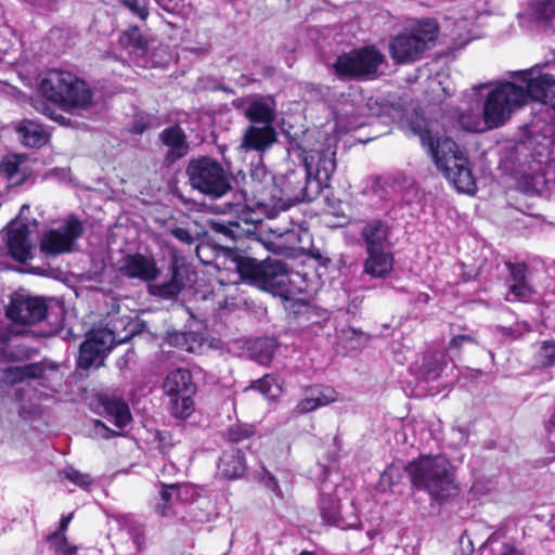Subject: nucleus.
<instances>
[{
  "label": "nucleus",
  "mask_w": 555,
  "mask_h": 555,
  "mask_svg": "<svg viewBox=\"0 0 555 555\" xmlns=\"http://www.w3.org/2000/svg\"><path fill=\"white\" fill-rule=\"evenodd\" d=\"M232 261L244 282L282 299L291 323L304 338L319 335L327 325L331 319L327 309L295 298L296 289L283 261L270 258L259 261L238 250L233 253Z\"/></svg>",
  "instance_id": "1"
},
{
  "label": "nucleus",
  "mask_w": 555,
  "mask_h": 555,
  "mask_svg": "<svg viewBox=\"0 0 555 555\" xmlns=\"http://www.w3.org/2000/svg\"><path fill=\"white\" fill-rule=\"evenodd\" d=\"M336 139L326 138L320 149L301 150L304 167L288 170L281 178V196L272 197L271 217L286 211L297 203L313 202L330 188V181L336 170Z\"/></svg>",
  "instance_id": "2"
},
{
  "label": "nucleus",
  "mask_w": 555,
  "mask_h": 555,
  "mask_svg": "<svg viewBox=\"0 0 555 555\" xmlns=\"http://www.w3.org/2000/svg\"><path fill=\"white\" fill-rule=\"evenodd\" d=\"M397 230V218L392 209L384 214L366 217L359 220V242L365 251L363 273L372 279L385 280L393 271L395 243L392 241Z\"/></svg>",
  "instance_id": "3"
},
{
  "label": "nucleus",
  "mask_w": 555,
  "mask_h": 555,
  "mask_svg": "<svg viewBox=\"0 0 555 555\" xmlns=\"http://www.w3.org/2000/svg\"><path fill=\"white\" fill-rule=\"evenodd\" d=\"M411 131L417 135L422 145L433 156L437 167L454 188L462 193H475L476 179L473 175L472 163L466 151L454 141H440L428 128V122L422 117H415L410 122Z\"/></svg>",
  "instance_id": "4"
},
{
  "label": "nucleus",
  "mask_w": 555,
  "mask_h": 555,
  "mask_svg": "<svg viewBox=\"0 0 555 555\" xmlns=\"http://www.w3.org/2000/svg\"><path fill=\"white\" fill-rule=\"evenodd\" d=\"M411 485L438 503L457 495L459 486L450 461L443 455H420L404 466Z\"/></svg>",
  "instance_id": "5"
},
{
  "label": "nucleus",
  "mask_w": 555,
  "mask_h": 555,
  "mask_svg": "<svg viewBox=\"0 0 555 555\" xmlns=\"http://www.w3.org/2000/svg\"><path fill=\"white\" fill-rule=\"evenodd\" d=\"M39 88L47 100L63 106L86 108L92 102V92L87 83L67 70H48Z\"/></svg>",
  "instance_id": "6"
},
{
  "label": "nucleus",
  "mask_w": 555,
  "mask_h": 555,
  "mask_svg": "<svg viewBox=\"0 0 555 555\" xmlns=\"http://www.w3.org/2000/svg\"><path fill=\"white\" fill-rule=\"evenodd\" d=\"M438 33L439 27L435 20L418 21L392 38L389 44L392 60L401 64L418 60L436 41Z\"/></svg>",
  "instance_id": "7"
},
{
  "label": "nucleus",
  "mask_w": 555,
  "mask_h": 555,
  "mask_svg": "<svg viewBox=\"0 0 555 555\" xmlns=\"http://www.w3.org/2000/svg\"><path fill=\"white\" fill-rule=\"evenodd\" d=\"M185 173L193 190L212 199L220 198L231 191V181L221 164L209 157L190 159Z\"/></svg>",
  "instance_id": "8"
},
{
  "label": "nucleus",
  "mask_w": 555,
  "mask_h": 555,
  "mask_svg": "<svg viewBox=\"0 0 555 555\" xmlns=\"http://www.w3.org/2000/svg\"><path fill=\"white\" fill-rule=\"evenodd\" d=\"M525 103V91L514 82H502L492 89L483 104V122L487 128H499L513 111Z\"/></svg>",
  "instance_id": "9"
},
{
  "label": "nucleus",
  "mask_w": 555,
  "mask_h": 555,
  "mask_svg": "<svg viewBox=\"0 0 555 555\" xmlns=\"http://www.w3.org/2000/svg\"><path fill=\"white\" fill-rule=\"evenodd\" d=\"M196 272L186 262L185 258L179 255L176 248L169 250V266L165 279L157 283L147 284V292L153 297L163 300L176 299L185 286L194 281Z\"/></svg>",
  "instance_id": "10"
},
{
  "label": "nucleus",
  "mask_w": 555,
  "mask_h": 555,
  "mask_svg": "<svg viewBox=\"0 0 555 555\" xmlns=\"http://www.w3.org/2000/svg\"><path fill=\"white\" fill-rule=\"evenodd\" d=\"M163 387L170 399V413L179 418L189 417L194 411L193 396L196 392L191 372L186 369L173 370L166 376Z\"/></svg>",
  "instance_id": "11"
},
{
  "label": "nucleus",
  "mask_w": 555,
  "mask_h": 555,
  "mask_svg": "<svg viewBox=\"0 0 555 555\" xmlns=\"http://www.w3.org/2000/svg\"><path fill=\"white\" fill-rule=\"evenodd\" d=\"M384 61L376 48L364 47L338 55L333 66L339 77L362 79L374 77Z\"/></svg>",
  "instance_id": "12"
},
{
  "label": "nucleus",
  "mask_w": 555,
  "mask_h": 555,
  "mask_svg": "<svg viewBox=\"0 0 555 555\" xmlns=\"http://www.w3.org/2000/svg\"><path fill=\"white\" fill-rule=\"evenodd\" d=\"M82 233V222L76 216H69L60 227L42 235L40 250L47 258L70 253Z\"/></svg>",
  "instance_id": "13"
},
{
  "label": "nucleus",
  "mask_w": 555,
  "mask_h": 555,
  "mask_svg": "<svg viewBox=\"0 0 555 555\" xmlns=\"http://www.w3.org/2000/svg\"><path fill=\"white\" fill-rule=\"evenodd\" d=\"M48 315V306L42 298L17 293L11 296L10 304L5 308V317L14 324H36Z\"/></svg>",
  "instance_id": "14"
},
{
  "label": "nucleus",
  "mask_w": 555,
  "mask_h": 555,
  "mask_svg": "<svg viewBox=\"0 0 555 555\" xmlns=\"http://www.w3.org/2000/svg\"><path fill=\"white\" fill-rule=\"evenodd\" d=\"M507 270L505 282L508 286L506 300L528 302L535 294V288L530 281L531 271L524 261H504Z\"/></svg>",
  "instance_id": "15"
},
{
  "label": "nucleus",
  "mask_w": 555,
  "mask_h": 555,
  "mask_svg": "<svg viewBox=\"0 0 555 555\" xmlns=\"http://www.w3.org/2000/svg\"><path fill=\"white\" fill-rule=\"evenodd\" d=\"M90 406L96 414L107 418L120 429L125 428L132 420L128 404L124 399L114 395L96 393L91 399Z\"/></svg>",
  "instance_id": "16"
},
{
  "label": "nucleus",
  "mask_w": 555,
  "mask_h": 555,
  "mask_svg": "<svg viewBox=\"0 0 555 555\" xmlns=\"http://www.w3.org/2000/svg\"><path fill=\"white\" fill-rule=\"evenodd\" d=\"M29 233L28 223L18 220H12L1 233L10 256L22 263L26 262L31 257V244L28 238Z\"/></svg>",
  "instance_id": "17"
},
{
  "label": "nucleus",
  "mask_w": 555,
  "mask_h": 555,
  "mask_svg": "<svg viewBox=\"0 0 555 555\" xmlns=\"http://www.w3.org/2000/svg\"><path fill=\"white\" fill-rule=\"evenodd\" d=\"M145 327L144 322L138 318L117 315L111 318L107 325L99 331L114 347L127 343L133 336L141 334Z\"/></svg>",
  "instance_id": "18"
},
{
  "label": "nucleus",
  "mask_w": 555,
  "mask_h": 555,
  "mask_svg": "<svg viewBox=\"0 0 555 555\" xmlns=\"http://www.w3.org/2000/svg\"><path fill=\"white\" fill-rule=\"evenodd\" d=\"M59 365L47 360L28 363L8 369V377L11 383L18 384L28 379H38L40 385L49 387V384L57 376Z\"/></svg>",
  "instance_id": "19"
},
{
  "label": "nucleus",
  "mask_w": 555,
  "mask_h": 555,
  "mask_svg": "<svg viewBox=\"0 0 555 555\" xmlns=\"http://www.w3.org/2000/svg\"><path fill=\"white\" fill-rule=\"evenodd\" d=\"M521 81L525 83V100L530 98L546 104L550 95L555 90V76L542 72L540 67H532L521 73Z\"/></svg>",
  "instance_id": "20"
},
{
  "label": "nucleus",
  "mask_w": 555,
  "mask_h": 555,
  "mask_svg": "<svg viewBox=\"0 0 555 555\" xmlns=\"http://www.w3.org/2000/svg\"><path fill=\"white\" fill-rule=\"evenodd\" d=\"M112 348L113 346L99 330L90 332L86 340L80 345L77 366L83 370L89 369L93 364L99 366L103 363V359Z\"/></svg>",
  "instance_id": "21"
},
{
  "label": "nucleus",
  "mask_w": 555,
  "mask_h": 555,
  "mask_svg": "<svg viewBox=\"0 0 555 555\" xmlns=\"http://www.w3.org/2000/svg\"><path fill=\"white\" fill-rule=\"evenodd\" d=\"M244 115L250 125H272L276 117V103L273 96L253 95L244 99Z\"/></svg>",
  "instance_id": "22"
},
{
  "label": "nucleus",
  "mask_w": 555,
  "mask_h": 555,
  "mask_svg": "<svg viewBox=\"0 0 555 555\" xmlns=\"http://www.w3.org/2000/svg\"><path fill=\"white\" fill-rule=\"evenodd\" d=\"M163 145L168 147L164 156V165L169 167L188 155L190 143L184 130L179 125L165 128L158 134Z\"/></svg>",
  "instance_id": "23"
},
{
  "label": "nucleus",
  "mask_w": 555,
  "mask_h": 555,
  "mask_svg": "<svg viewBox=\"0 0 555 555\" xmlns=\"http://www.w3.org/2000/svg\"><path fill=\"white\" fill-rule=\"evenodd\" d=\"M124 276L151 283L159 276V269L154 258L141 254L127 255L119 269Z\"/></svg>",
  "instance_id": "24"
},
{
  "label": "nucleus",
  "mask_w": 555,
  "mask_h": 555,
  "mask_svg": "<svg viewBox=\"0 0 555 555\" xmlns=\"http://www.w3.org/2000/svg\"><path fill=\"white\" fill-rule=\"evenodd\" d=\"M247 470L245 453L243 449L230 447L224 449L217 463L216 476L223 480H236L242 478Z\"/></svg>",
  "instance_id": "25"
},
{
  "label": "nucleus",
  "mask_w": 555,
  "mask_h": 555,
  "mask_svg": "<svg viewBox=\"0 0 555 555\" xmlns=\"http://www.w3.org/2000/svg\"><path fill=\"white\" fill-rule=\"evenodd\" d=\"M319 507L321 517L330 525H334L343 530L362 528L358 516H352V521H348L347 518L340 514V502L334 494L321 493Z\"/></svg>",
  "instance_id": "26"
},
{
  "label": "nucleus",
  "mask_w": 555,
  "mask_h": 555,
  "mask_svg": "<svg viewBox=\"0 0 555 555\" xmlns=\"http://www.w3.org/2000/svg\"><path fill=\"white\" fill-rule=\"evenodd\" d=\"M276 141V131L272 125H249L242 137L241 147L245 151L264 152Z\"/></svg>",
  "instance_id": "27"
},
{
  "label": "nucleus",
  "mask_w": 555,
  "mask_h": 555,
  "mask_svg": "<svg viewBox=\"0 0 555 555\" xmlns=\"http://www.w3.org/2000/svg\"><path fill=\"white\" fill-rule=\"evenodd\" d=\"M336 400L337 392L334 388L330 386H314L307 390L306 397L297 403L295 411L298 414H305Z\"/></svg>",
  "instance_id": "28"
},
{
  "label": "nucleus",
  "mask_w": 555,
  "mask_h": 555,
  "mask_svg": "<svg viewBox=\"0 0 555 555\" xmlns=\"http://www.w3.org/2000/svg\"><path fill=\"white\" fill-rule=\"evenodd\" d=\"M165 341L181 350L197 353L202 351L205 337L199 332L169 330L166 332Z\"/></svg>",
  "instance_id": "29"
},
{
  "label": "nucleus",
  "mask_w": 555,
  "mask_h": 555,
  "mask_svg": "<svg viewBox=\"0 0 555 555\" xmlns=\"http://www.w3.org/2000/svg\"><path fill=\"white\" fill-rule=\"evenodd\" d=\"M193 491V488L189 485L162 483V490L159 492V502L155 506L156 513L166 517L170 514L172 498L177 496L178 500H186L188 495Z\"/></svg>",
  "instance_id": "30"
},
{
  "label": "nucleus",
  "mask_w": 555,
  "mask_h": 555,
  "mask_svg": "<svg viewBox=\"0 0 555 555\" xmlns=\"http://www.w3.org/2000/svg\"><path fill=\"white\" fill-rule=\"evenodd\" d=\"M400 188L401 185L396 179H377L372 188V192L384 204L383 208L385 211L392 209L393 214Z\"/></svg>",
  "instance_id": "31"
},
{
  "label": "nucleus",
  "mask_w": 555,
  "mask_h": 555,
  "mask_svg": "<svg viewBox=\"0 0 555 555\" xmlns=\"http://www.w3.org/2000/svg\"><path fill=\"white\" fill-rule=\"evenodd\" d=\"M16 131L21 134L23 144L28 147H41L49 138L40 125L28 119H24L17 126Z\"/></svg>",
  "instance_id": "32"
},
{
  "label": "nucleus",
  "mask_w": 555,
  "mask_h": 555,
  "mask_svg": "<svg viewBox=\"0 0 555 555\" xmlns=\"http://www.w3.org/2000/svg\"><path fill=\"white\" fill-rule=\"evenodd\" d=\"M256 435V428L251 424L235 423L227 427L223 433V438L227 442L232 444H244L248 442Z\"/></svg>",
  "instance_id": "33"
},
{
  "label": "nucleus",
  "mask_w": 555,
  "mask_h": 555,
  "mask_svg": "<svg viewBox=\"0 0 555 555\" xmlns=\"http://www.w3.org/2000/svg\"><path fill=\"white\" fill-rule=\"evenodd\" d=\"M116 520L119 528L130 535L137 548L141 550L145 543L143 525L131 515H118Z\"/></svg>",
  "instance_id": "34"
},
{
  "label": "nucleus",
  "mask_w": 555,
  "mask_h": 555,
  "mask_svg": "<svg viewBox=\"0 0 555 555\" xmlns=\"http://www.w3.org/2000/svg\"><path fill=\"white\" fill-rule=\"evenodd\" d=\"M477 345H479L478 332L463 327L461 328V332L453 333V336L448 344V351L451 354L459 356L464 347Z\"/></svg>",
  "instance_id": "35"
},
{
  "label": "nucleus",
  "mask_w": 555,
  "mask_h": 555,
  "mask_svg": "<svg viewBox=\"0 0 555 555\" xmlns=\"http://www.w3.org/2000/svg\"><path fill=\"white\" fill-rule=\"evenodd\" d=\"M276 350V341L270 337H262L255 340L251 347L253 358L261 365L271 363Z\"/></svg>",
  "instance_id": "36"
},
{
  "label": "nucleus",
  "mask_w": 555,
  "mask_h": 555,
  "mask_svg": "<svg viewBox=\"0 0 555 555\" xmlns=\"http://www.w3.org/2000/svg\"><path fill=\"white\" fill-rule=\"evenodd\" d=\"M249 388L258 390L267 399L276 398L282 391L280 379L273 374H266L263 377L254 380Z\"/></svg>",
  "instance_id": "37"
},
{
  "label": "nucleus",
  "mask_w": 555,
  "mask_h": 555,
  "mask_svg": "<svg viewBox=\"0 0 555 555\" xmlns=\"http://www.w3.org/2000/svg\"><path fill=\"white\" fill-rule=\"evenodd\" d=\"M0 171L15 185H20L26 180V175L21 172L20 163L15 156L4 158L0 164Z\"/></svg>",
  "instance_id": "38"
},
{
  "label": "nucleus",
  "mask_w": 555,
  "mask_h": 555,
  "mask_svg": "<svg viewBox=\"0 0 555 555\" xmlns=\"http://www.w3.org/2000/svg\"><path fill=\"white\" fill-rule=\"evenodd\" d=\"M442 372V363L436 356L423 358L420 374L426 382L436 380Z\"/></svg>",
  "instance_id": "39"
},
{
  "label": "nucleus",
  "mask_w": 555,
  "mask_h": 555,
  "mask_svg": "<svg viewBox=\"0 0 555 555\" xmlns=\"http://www.w3.org/2000/svg\"><path fill=\"white\" fill-rule=\"evenodd\" d=\"M256 480L261 483L267 490L274 493L278 498H282L283 493L279 486L278 479L264 466L255 472Z\"/></svg>",
  "instance_id": "40"
},
{
  "label": "nucleus",
  "mask_w": 555,
  "mask_h": 555,
  "mask_svg": "<svg viewBox=\"0 0 555 555\" xmlns=\"http://www.w3.org/2000/svg\"><path fill=\"white\" fill-rule=\"evenodd\" d=\"M59 475L62 479H67L82 489H87L92 483V478L89 474L81 473L74 467H66Z\"/></svg>",
  "instance_id": "41"
},
{
  "label": "nucleus",
  "mask_w": 555,
  "mask_h": 555,
  "mask_svg": "<svg viewBox=\"0 0 555 555\" xmlns=\"http://www.w3.org/2000/svg\"><path fill=\"white\" fill-rule=\"evenodd\" d=\"M120 41L126 47H131L137 51L144 52L146 50V41L143 39L139 27H132L125 31L120 37Z\"/></svg>",
  "instance_id": "42"
},
{
  "label": "nucleus",
  "mask_w": 555,
  "mask_h": 555,
  "mask_svg": "<svg viewBox=\"0 0 555 555\" xmlns=\"http://www.w3.org/2000/svg\"><path fill=\"white\" fill-rule=\"evenodd\" d=\"M367 106L369 109L371 111V114L377 117L395 118L392 113H399V105L379 103L377 100L373 102L372 99H370L367 102Z\"/></svg>",
  "instance_id": "43"
},
{
  "label": "nucleus",
  "mask_w": 555,
  "mask_h": 555,
  "mask_svg": "<svg viewBox=\"0 0 555 555\" xmlns=\"http://www.w3.org/2000/svg\"><path fill=\"white\" fill-rule=\"evenodd\" d=\"M250 178L259 184H267L274 180V177L261 160L250 164Z\"/></svg>",
  "instance_id": "44"
},
{
  "label": "nucleus",
  "mask_w": 555,
  "mask_h": 555,
  "mask_svg": "<svg viewBox=\"0 0 555 555\" xmlns=\"http://www.w3.org/2000/svg\"><path fill=\"white\" fill-rule=\"evenodd\" d=\"M49 543L54 548L56 555H75L77 547L68 543L66 537H48Z\"/></svg>",
  "instance_id": "45"
},
{
  "label": "nucleus",
  "mask_w": 555,
  "mask_h": 555,
  "mask_svg": "<svg viewBox=\"0 0 555 555\" xmlns=\"http://www.w3.org/2000/svg\"><path fill=\"white\" fill-rule=\"evenodd\" d=\"M538 359L541 365L552 366L555 363V343L544 341L538 352Z\"/></svg>",
  "instance_id": "46"
},
{
  "label": "nucleus",
  "mask_w": 555,
  "mask_h": 555,
  "mask_svg": "<svg viewBox=\"0 0 555 555\" xmlns=\"http://www.w3.org/2000/svg\"><path fill=\"white\" fill-rule=\"evenodd\" d=\"M121 2L141 20L149 16L147 0H121Z\"/></svg>",
  "instance_id": "47"
},
{
  "label": "nucleus",
  "mask_w": 555,
  "mask_h": 555,
  "mask_svg": "<svg viewBox=\"0 0 555 555\" xmlns=\"http://www.w3.org/2000/svg\"><path fill=\"white\" fill-rule=\"evenodd\" d=\"M157 447L162 453H167L175 446L172 434L168 430H158L155 436Z\"/></svg>",
  "instance_id": "48"
},
{
  "label": "nucleus",
  "mask_w": 555,
  "mask_h": 555,
  "mask_svg": "<svg viewBox=\"0 0 555 555\" xmlns=\"http://www.w3.org/2000/svg\"><path fill=\"white\" fill-rule=\"evenodd\" d=\"M517 189L526 194H533L538 191L535 178L530 173H524L517 179Z\"/></svg>",
  "instance_id": "49"
},
{
  "label": "nucleus",
  "mask_w": 555,
  "mask_h": 555,
  "mask_svg": "<svg viewBox=\"0 0 555 555\" xmlns=\"http://www.w3.org/2000/svg\"><path fill=\"white\" fill-rule=\"evenodd\" d=\"M461 126L467 131L478 132L481 131V122L478 117H474L469 114H462L459 119Z\"/></svg>",
  "instance_id": "50"
},
{
  "label": "nucleus",
  "mask_w": 555,
  "mask_h": 555,
  "mask_svg": "<svg viewBox=\"0 0 555 555\" xmlns=\"http://www.w3.org/2000/svg\"><path fill=\"white\" fill-rule=\"evenodd\" d=\"M170 234L175 238H177L179 242H181L188 246H191L195 243V237L185 228L176 227L170 230Z\"/></svg>",
  "instance_id": "51"
},
{
  "label": "nucleus",
  "mask_w": 555,
  "mask_h": 555,
  "mask_svg": "<svg viewBox=\"0 0 555 555\" xmlns=\"http://www.w3.org/2000/svg\"><path fill=\"white\" fill-rule=\"evenodd\" d=\"M547 443L555 451V411L545 424Z\"/></svg>",
  "instance_id": "52"
},
{
  "label": "nucleus",
  "mask_w": 555,
  "mask_h": 555,
  "mask_svg": "<svg viewBox=\"0 0 555 555\" xmlns=\"http://www.w3.org/2000/svg\"><path fill=\"white\" fill-rule=\"evenodd\" d=\"M39 104H40V106L35 105L36 109H38L42 114L49 116L53 120H57L60 122H64L65 121V117H63L62 115L55 114L54 109L52 107H50L49 104H47L44 102H40Z\"/></svg>",
  "instance_id": "53"
},
{
  "label": "nucleus",
  "mask_w": 555,
  "mask_h": 555,
  "mask_svg": "<svg viewBox=\"0 0 555 555\" xmlns=\"http://www.w3.org/2000/svg\"><path fill=\"white\" fill-rule=\"evenodd\" d=\"M72 519H73V513L62 516V518L60 519L59 529L55 532L51 533L49 537H54V538L66 537L65 532H66Z\"/></svg>",
  "instance_id": "54"
},
{
  "label": "nucleus",
  "mask_w": 555,
  "mask_h": 555,
  "mask_svg": "<svg viewBox=\"0 0 555 555\" xmlns=\"http://www.w3.org/2000/svg\"><path fill=\"white\" fill-rule=\"evenodd\" d=\"M492 555H524V553L513 544L503 543Z\"/></svg>",
  "instance_id": "55"
},
{
  "label": "nucleus",
  "mask_w": 555,
  "mask_h": 555,
  "mask_svg": "<svg viewBox=\"0 0 555 555\" xmlns=\"http://www.w3.org/2000/svg\"><path fill=\"white\" fill-rule=\"evenodd\" d=\"M94 430L98 435L102 436L105 439H109L117 434L108 428L103 422L101 421H94Z\"/></svg>",
  "instance_id": "56"
},
{
  "label": "nucleus",
  "mask_w": 555,
  "mask_h": 555,
  "mask_svg": "<svg viewBox=\"0 0 555 555\" xmlns=\"http://www.w3.org/2000/svg\"><path fill=\"white\" fill-rule=\"evenodd\" d=\"M196 508H197V506H192V507L190 508L189 514H190V515H192V516H194V517H195V519H196V521H198V522H206V521H209V519H210V518H209V514H208V513H206V512H204V511H201L199 513H196Z\"/></svg>",
  "instance_id": "57"
},
{
  "label": "nucleus",
  "mask_w": 555,
  "mask_h": 555,
  "mask_svg": "<svg viewBox=\"0 0 555 555\" xmlns=\"http://www.w3.org/2000/svg\"><path fill=\"white\" fill-rule=\"evenodd\" d=\"M309 256L320 262L323 260V256L321 255L319 249L310 250Z\"/></svg>",
  "instance_id": "58"
},
{
  "label": "nucleus",
  "mask_w": 555,
  "mask_h": 555,
  "mask_svg": "<svg viewBox=\"0 0 555 555\" xmlns=\"http://www.w3.org/2000/svg\"><path fill=\"white\" fill-rule=\"evenodd\" d=\"M272 232H273L276 236L282 237V236H284V235H286V234H291V233H293V230L284 229V230H282V231H281V230H279V229H278V230H272Z\"/></svg>",
  "instance_id": "59"
},
{
  "label": "nucleus",
  "mask_w": 555,
  "mask_h": 555,
  "mask_svg": "<svg viewBox=\"0 0 555 555\" xmlns=\"http://www.w3.org/2000/svg\"><path fill=\"white\" fill-rule=\"evenodd\" d=\"M546 104L550 105L553 109H555V89L552 95H550V100H546Z\"/></svg>",
  "instance_id": "60"
},
{
  "label": "nucleus",
  "mask_w": 555,
  "mask_h": 555,
  "mask_svg": "<svg viewBox=\"0 0 555 555\" xmlns=\"http://www.w3.org/2000/svg\"><path fill=\"white\" fill-rule=\"evenodd\" d=\"M392 469H393V467H392V466L388 467V469H386V470L384 472V474L382 475V478L384 479V478H386L387 476H391V474H392Z\"/></svg>",
  "instance_id": "61"
},
{
  "label": "nucleus",
  "mask_w": 555,
  "mask_h": 555,
  "mask_svg": "<svg viewBox=\"0 0 555 555\" xmlns=\"http://www.w3.org/2000/svg\"><path fill=\"white\" fill-rule=\"evenodd\" d=\"M29 205L27 204H24L22 207H21V210H20V216H22L26 210L28 211L29 210Z\"/></svg>",
  "instance_id": "62"
},
{
  "label": "nucleus",
  "mask_w": 555,
  "mask_h": 555,
  "mask_svg": "<svg viewBox=\"0 0 555 555\" xmlns=\"http://www.w3.org/2000/svg\"><path fill=\"white\" fill-rule=\"evenodd\" d=\"M345 518H347L348 521H352V516H357L356 514L351 513L350 515H343Z\"/></svg>",
  "instance_id": "63"
},
{
  "label": "nucleus",
  "mask_w": 555,
  "mask_h": 555,
  "mask_svg": "<svg viewBox=\"0 0 555 555\" xmlns=\"http://www.w3.org/2000/svg\"><path fill=\"white\" fill-rule=\"evenodd\" d=\"M299 555H312V554L309 552H301Z\"/></svg>",
  "instance_id": "64"
}]
</instances>
